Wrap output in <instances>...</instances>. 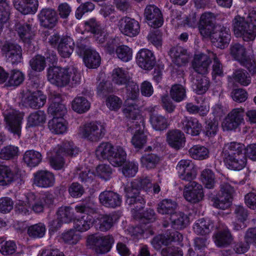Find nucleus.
<instances>
[{
    "mask_svg": "<svg viewBox=\"0 0 256 256\" xmlns=\"http://www.w3.org/2000/svg\"><path fill=\"white\" fill-rule=\"evenodd\" d=\"M152 184L148 178L136 180L132 182L130 186L125 188L126 193V203L135 212L141 210L144 206V199L140 196L139 190L143 189L147 191L151 188Z\"/></svg>",
    "mask_w": 256,
    "mask_h": 256,
    "instance_id": "1",
    "label": "nucleus"
},
{
    "mask_svg": "<svg viewBox=\"0 0 256 256\" xmlns=\"http://www.w3.org/2000/svg\"><path fill=\"white\" fill-rule=\"evenodd\" d=\"M233 30L237 37L244 41L254 40L256 36V11L249 14L246 19L239 16L232 20Z\"/></svg>",
    "mask_w": 256,
    "mask_h": 256,
    "instance_id": "2",
    "label": "nucleus"
},
{
    "mask_svg": "<svg viewBox=\"0 0 256 256\" xmlns=\"http://www.w3.org/2000/svg\"><path fill=\"white\" fill-rule=\"evenodd\" d=\"M48 80L58 87L66 86L70 80L76 84L80 80V76L78 70L74 68H62L58 66H50L47 70Z\"/></svg>",
    "mask_w": 256,
    "mask_h": 256,
    "instance_id": "3",
    "label": "nucleus"
},
{
    "mask_svg": "<svg viewBox=\"0 0 256 256\" xmlns=\"http://www.w3.org/2000/svg\"><path fill=\"white\" fill-rule=\"evenodd\" d=\"M114 242L112 236H105L92 234L88 236V244L94 248L97 254H102L108 252Z\"/></svg>",
    "mask_w": 256,
    "mask_h": 256,
    "instance_id": "4",
    "label": "nucleus"
},
{
    "mask_svg": "<svg viewBox=\"0 0 256 256\" xmlns=\"http://www.w3.org/2000/svg\"><path fill=\"white\" fill-rule=\"evenodd\" d=\"M0 48L2 54L12 64H17L22 62V51L21 46L18 44L6 41L0 46Z\"/></svg>",
    "mask_w": 256,
    "mask_h": 256,
    "instance_id": "5",
    "label": "nucleus"
},
{
    "mask_svg": "<svg viewBox=\"0 0 256 256\" xmlns=\"http://www.w3.org/2000/svg\"><path fill=\"white\" fill-rule=\"evenodd\" d=\"M106 130L104 124L96 122L84 125L82 133V136L91 142H98L105 135Z\"/></svg>",
    "mask_w": 256,
    "mask_h": 256,
    "instance_id": "6",
    "label": "nucleus"
},
{
    "mask_svg": "<svg viewBox=\"0 0 256 256\" xmlns=\"http://www.w3.org/2000/svg\"><path fill=\"white\" fill-rule=\"evenodd\" d=\"M206 37H210L213 44L219 48H224L228 46L230 40L231 36L230 30L224 26H216L212 30L210 34Z\"/></svg>",
    "mask_w": 256,
    "mask_h": 256,
    "instance_id": "7",
    "label": "nucleus"
},
{
    "mask_svg": "<svg viewBox=\"0 0 256 256\" xmlns=\"http://www.w3.org/2000/svg\"><path fill=\"white\" fill-rule=\"evenodd\" d=\"M244 110L242 108L232 109L224 119L222 126L224 130H236L244 122Z\"/></svg>",
    "mask_w": 256,
    "mask_h": 256,
    "instance_id": "8",
    "label": "nucleus"
},
{
    "mask_svg": "<svg viewBox=\"0 0 256 256\" xmlns=\"http://www.w3.org/2000/svg\"><path fill=\"white\" fill-rule=\"evenodd\" d=\"M182 240V236L176 230H168L165 233L154 236L151 243L157 250L160 249L162 246H167L172 242H178Z\"/></svg>",
    "mask_w": 256,
    "mask_h": 256,
    "instance_id": "9",
    "label": "nucleus"
},
{
    "mask_svg": "<svg viewBox=\"0 0 256 256\" xmlns=\"http://www.w3.org/2000/svg\"><path fill=\"white\" fill-rule=\"evenodd\" d=\"M26 199L28 200V204L36 213L43 212L44 207H50L53 204L54 200L51 194L41 196L31 194L27 196Z\"/></svg>",
    "mask_w": 256,
    "mask_h": 256,
    "instance_id": "10",
    "label": "nucleus"
},
{
    "mask_svg": "<svg viewBox=\"0 0 256 256\" xmlns=\"http://www.w3.org/2000/svg\"><path fill=\"white\" fill-rule=\"evenodd\" d=\"M4 116L8 130L14 134L20 136L23 115L18 110H12L6 112Z\"/></svg>",
    "mask_w": 256,
    "mask_h": 256,
    "instance_id": "11",
    "label": "nucleus"
},
{
    "mask_svg": "<svg viewBox=\"0 0 256 256\" xmlns=\"http://www.w3.org/2000/svg\"><path fill=\"white\" fill-rule=\"evenodd\" d=\"M184 196L187 201L190 202H199L204 197L202 186L196 182H192L191 184H184Z\"/></svg>",
    "mask_w": 256,
    "mask_h": 256,
    "instance_id": "12",
    "label": "nucleus"
},
{
    "mask_svg": "<svg viewBox=\"0 0 256 256\" xmlns=\"http://www.w3.org/2000/svg\"><path fill=\"white\" fill-rule=\"evenodd\" d=\"M136 63L142 68L145 70H151L156 63L154 53L146 48L140 49L136 54Z\"/></svg>",
    "mask_w": 256,
    "mask_h": 256,
    "instance_id": "13",
    "label": "nucleus"
},
{
    "mask_svg": "<svg viewBox=\"0 0 256 256\" xmlns=\"http://www.w3.org/2000/svg\"><path fill=\"white\" fill-rule=\"evenodd\" d=\"M52 102L48 112L54 118H62L67 112L65 105L62 104V96L58 93L54 92L50 98Z\"/></svg>",
    "mask_w": 256,
    "mask_h": 256,
    "instance_id": "14",
    "label": "nucleus"
},
{
    "mask_svg": "<svg viewBox=\"0 0 256 256\" xmlns=\"http://www.w3.org/2000/svg\"><path fill=\"white\" fill-rule=\"evenodd\" d=\"M144 127V122L136 121L133 122L128 128L129 132L134 133L132 142L136 148H141L146 142V136L143 132Z\"/></svg>",
    "mask_w": 256,
    "mask_h": 256,
    "instance_id": "15",
    "label": "nucleus"
},
{
    "mask_svg": "<svg viewBox=\"0 0 256 256\" xmlns=\"http://www.w3.org/2000/svg\"><path fill=\"white\" fill-rule=\"evenodd\" d=\"M118 26L122 32L130 37L135 36L140 31L138 22L134 18L125 16L118 22Z\"/></svg>",
    "mask_w": 256,
    "mask_h": 256,
    "instance_id": "16",
    "label": "nucleus"
},
{
    "mask_svg": "<svg viewBox=\"0 0 256 256\" xmlns=\"http://www.w3.org/2000/svg\"><path fill=\"white\" fill-rule=\"evenodd\" d=\"M144 16L146 19L148 21V24L154 28H159L163 24L161 11L154 5H149L146 7Z\"/></svg>",
    "mask_w": 256,
    "mask_h": 256,
    "instance_id": "17",
    "label": "nucleus"
},
{
    "mask_svg": "<svg viewBox=\"0 0 256 256\" xmlns=\"http://www.w3.org/2000/svg\"><path fill=\"white\" fill-rule=\"evenodd\" d=\"M54 176L49 171L40 170L34 174V184L38 187H51L54 185Z\"/></svg>",
    "mask_w": 256,
    "mask_h": 256,
    "instance_id": "18",
    "label": "nucleus"
},
{
    "mask_svg": "<svg viewBox=\"0 0 256 256\" xmlns=\"http://www.w3.org/2000/svg\"><path fill=\"white\" fill-rule=\"evenodd\" d=\"M180 126L186 134L192 136H198L202 130V126L196 118L184 117L180 124Z\"/></svg>",
    "mask_w": 256,
    "mask_h": 256,
    "instance_id": "19",
    "label": "nucleus"
},
{
    "mask_svg": "<svg viewBox=\"0 0 256 256\" xmlns=\"http://www.w3.org/2000/svg\"><path fill=\"white\" fill-rule=\"evenodd\" d=\"M119 216L116 213L100 214L95 220L96 228L102 232L109 230L118 220Z\"/></svg>",
    "mask_w": 256,
    "mask_h": 256,
    "instance_id": "20",
    "label": "nucleus"
},
{
    "mask_svg": "<svg viewBox=\"0 0 256 256\" xmlns=\"http://www.w3.org/2000/svg\"><path fill=\"white\" fill-rule=\"evenodd\" d=\"M100 203L107 208H115L122 204V198L116 192L111 190H106L99 195Z\"/></svg>",
    "mask_w": 256,
    "mask_h": 256,
    "instance_id": "21",
    "label": "nucleus"
},
{
    "mask_svg": "<svg viewBox=\"0 0 256 256\" xmlns=\"http://www.w3.org/2000/svg\"><path fill=\"white\" fill-rule=\"evenodd\" d=\"M226 166L230 170H240L246 165L247 158L245 154L222 155Z\"/></svg>",
    "mask_w": 256,
    "mask_h": 256,
    "instance_id": "22",
    "label": "nucleus"
},
{
    "mask_svg": "<svg viewBox=\"0 0 256 256\" xmlns=\"http://www.w3.org/2000/svg\"><path fill=\"white\" fill-rule=\"evenodd\" d=\"M41 26L45 28L54 27L58 20L56 12L52 8L42 9L38 15Z\"/></svg>",
    "mask_w": 256,
    "mask_h": 256,
    "instance_id": "23",
    "label": "nucleus"
},
{
    "mask_svg": "<svg viewBox=\"0 0 256 256\" xmlns=\"http://www.w3.org/2000/svg\"><path fill=\"white\" fill-rule=\"evenodd\" d=\"M211 58L210 52L208 55L204 54L196 55L192 62V66L196 72L202 75L206 74L212 62Z\"/></svg>",
    "mask_w": 256,
    "mask_h": 256,
    "instance_id": "24",
    "label": "nucleus"
},
{
    "mask_svg": "<svg viewBox=\"0 0 256 256\" xmlns=\"http://www.w3.org/2000/svg\"><path fill=\"white\" fill-rule=\"evenodd\" d=\"M214 18V14L212 12H204L201 16L198 28L203 36L206 37L210 35L212 30L216 28L213 22Z\"/></svg>",
    "mask_w": 256,
    "mask_h": 256,
    "instance_id": "25",
    "label": "nucleus"
},
{
    "mask_svg": "<svg viewBox=\"0 0 256 256\" xmlns=\"http://www.w3.org/2000/svg\"><path fill=\"white\" fill-rule=\"evenodd\" d=\"M168 54L173 62L178 66L186 64L190 58V55L187 50L179 46L171 48Z\"/></svg>",
    "mask_w": 256,
    "mask_h": 256,
    "instance_id": "26",
    "label": "nucleus"
},
{
    "mask_svg": "<svg viewBox=\"0 0 256 256\" xmlns=\"http://www.w3.org/2000/svg\"><path fill=\"white\" fill-rule=\"evenodd\" d=\"M166 140L172 148L178 150L184 146L185 137L183 132L178 130H170L166 134Z\"/></svg>",
    "mask_w": 256,
    "mask_h": 256,
    "instance_id": "27",
    "label": "nucleus"
},
{
    "mask_svg": "<svg viewBox=\"0 0 256 256\" xmlns=\"http://www.w3.org/2000/svg\"><path fill=\"white\" fill-rule=\"evenodd\" d=\"M16 28L18 36L23 42L30 44L36 35L32 26L27 23L18 24H16Z\"/></svg>",
    "mask_w": 256,
    "mask_h": 256,
    "instance_id": "28",
    "label": "nucleus"
},
{
    "mask_svg": "<svg viewBox=\"0 0 256 256\" xmlns=\"http://www.w3.org/2000/svg\"><path fill=\"white\" fill-rule=\"evenodd\" d=\"M14 7L24 14H34L38 8L37 0H14Z\"/></svg>",
    "mask_w": 256,
    "mask_h": 256,
    "instance_id": "29",
    "label": "nucleus"
},
{
    "mask_svg": "<svg viewBox=\"0 0 256 256\" xmlns=\"http://www.w3.org/2000/svg\"><path fill=\"white\" fill-rule=\"evenodd\" d=\"M234 214L238 222H233L234 228L236 230H239L245 228L247 225L246 222L247 220L248 216L246 208L242 206H236Z\"/></svg>",
    "mask_w": 256,
    "mask_h": 256,
    "instance_id": "30",
    "label": "nucleus"
},
{
    "mask_svg": "<svg viewBox=\"0 0 256 256\" xmlns=\"http://www.w3.org/2000/svg\"><path fill=\"white\" fill-rule=\"evenodd\" d=\"M114 148L111 143L109 142H102L96 149V156L100 160H108L110 156L114 154Z\"/></svg>",
    "mask_w": 256,
    "mask_h": 256,
    "instance_id": "31",
    "label": "nucleus"
},
{
    "mask_svg": "<svg viewBox=\"0 0 256 256\" xmlns=\"http://www.w3.org/2000/svg\"><path fill=\"white\" fill-rule=\"evenodd\" d=\"M74 48V42L70 36H63L58 45V50L63 58H69Z\"/></svg>",
    "mask_w": 256,
    "mask_h": 256,
    "instance_id": "32",
    "label": "nucleus"
},
{
    "mask_svg": "<svg viewBox=\"0 0 256 256\" xmlns=\"http://www.w3.org/2000/svg\"><path fill=\"white\" fill-rule=\"evenodd\" d=\"M214 243L219 248H226L232 243V236L228 228L219 230L214 235Z\"/></svg>",
    "mask_w": 256,
    "mask_h": 256,
    "instance_id": "33",
    "label": "nucleus"
},
{
    "mask_svg": "<svg viewBox=\"0 0 256 256\" xmlns=\"http://www.w3.org/2000/svg\"><path fill=\"white\" fill-rule=\"evenodd\" d=\"M123 112L128 118L132 120H139L138 122H140V121L144 122L140 114L138 106L136 102H130V100H126Z\"/></svg>",
    "mask_w": 256,
    "mask_h": 256,
    "instance_id": "34",
    "label": "nucleus"
},
{
    "mask_svg": "<svg viewBox=\"0 0 256 256\" xmlns=\"http://www.w3.org/2000/svg\"><path fill=\"white\" fill-rule=\"evenodd\" d=\"M46 98L40 91H36L28 96L25 102L31 108L38 109L45 104Z\"/></svg>",
    "mask_w": 256,
    "mask_h": 256,
    "instance_id": "35",
    "label": "nucleus"
},
{
    "mask_svg": "<svg viewBox=\"0 0 256 256\" xmlns=\"http://www.w3.org/2000/svg\"><path fill=\"white\" fill-rule=\"evenodd\" d=\"M214 226V224L212 221L206 220L202 218L196 222L193 228L194 232L197 234L206 236L212 232Z\"/></svg>",
    "mask_w": 256,
    "mask_h": 256,
    "instance_id": "36",
    "label": "nucleus"
},
{
    "mask_svg": "<svg viewBox=\"0 0 256 256\" xmlns=\"http://www.w3.org/2000/svg\"><path fill=\"white\" fill-rule=\"evenodd\" d=\"M150 122L153 128L162 131L166 129L169 125L168 120L163 116L151 112Z\"/></svg>",
    "mask_w": 256,
    "mask_h": 256,
    "instance_id": "37",
    "label": "nucleus"
},
{
    "mask_svg": "<svg viewBox=\"0 0 256 256\" xmlns=\"http://www.w3.org/2000/svg\"><path fill=\"white\" fill-rule=\"evenodd\" d=\"M245 150V146L244 144L237 142H231L225 144L222 152V155H236L245 154L244 151Z\"/></svg>",
    "mask_w": 256,
    "mask_h": 256,
    "instance_id": "38",
    "label": "nucleus"
},
{
    "mask_svg": "<svg viewBox=\"0 0 256 256\" xmlns=\"http://www.w3.org/2000/svg\"><path fill=\"white\" fill-rule=\"evenodd\" d=\"M177 206L176 202L170 199H164L158 204L157 211L162 214L171 216L175 212Z\"/></svg>",
    "mask_w": 256,
    "mask_h": 256,
    "instance_id": "39",
    "label": "nucleus"
},
{
    "mask_svg": "<svg viewBox=\"0 0 256 256\" xmlns=\"http://www.w3.org/2000/svg\"><path fill=\"white\" fill-rule=\"evenodd\" d=\"M83 60L86 67L90 68H96L100 64V57L94 50H88L83 57Z\"/></svg>",
    "mask_w": 256,
    "mask_h": 256,
    "instance_id": "40",
    "label": "nucleus"
},
{
    "mask_svg": "<svg viewBox=\"0 0 256 256\" xmlns=\"http://www.w3.org/2000/svg\"><path fill=\"white\" fill-rule=\"evenodd\" d=\"M172 226L175 229H182L186 227L189 220L188 216L182 212H174L170 216Z\"/></svg>",
    "mask_w": 256,
    "mask_h": 256,
    "instance_id": "41",
    "label": "nucleus"
},
{
    "mask_svg": "<svg viewBox=\"0 0 256 256\" xmlns=\"http://www.w3.org/2000/svg\"><path fill=\"white\" fill-rule=\"evenodd\" d=\"M23 160L30 167H35L37 166L42 161V156L41 154L36 150H28L25 152Z\"/></svg>",
    "mask_w": 256,
    "mask_h": 256,
    "instance_id": "42",
    "label": "nucleus"
},
{
    "mask_svg": "<svg viewBox=\"0 0 256 256\" xmlns=\"http://www.w3.org/2000/svg\"><path fill=\"white\" fill-rule=\"evenodd\" d=\"M194 90L198 94H204L208 89L210 81L208 78L203 76H196L192 80Z\"/></svg>",
    "mask_w": 256,
    "mask_h": 256,
    "instance_id": "43",
    "label": "nucleus"
},
{
    "mask_svg": "<svg viewBox=\"0 0 256 256\" xmlns=\"http://www.w3.org/2000/svg\"><path fill=\"white\" fill-rule=\"evenodd\" d=\"M160 161V157L152 153L143 154L140 158L142 166L148 170L154 168Z\"/></svg>",
    "mask_w": 256,
    "mask_h": 256,
    "instance_id": "44",
    "label": "nucleus"
},
{
    "mask_svg": "<svg viewBox=\"0 0 256 256\" xmlns=\"http://www.w3.org/2000/svg\"><path fill=\"white\" fill-rule=\"evenodd\" d=\"M190 156L195 160H203L209 156V150L204 146L196 145L192 147L188 150Z\"/></svg>",
    "mask_w": 256,
    "mask_h": 256,
    "instance_id": "45",
    "label": "nucleus"
},
{
    "mask_svg": "<svg viewBox=\"0 0 256 256\" xmlns=\"http://www.w3.org/2000/svg\"><path fill=\"white\" fill-rule=\"evenodd\" d=\"M48 126L52 132L55 134H64L67 129L62 118H53L48 122Z\"/></svg>",
    "mask_w": 256,
    "mask_h": 256,
    "instance_id": "46",
    "label": "nucleus"
},
{
    "mask_svg": "<svg viewBox=\"0 0 256 256\" xmlns=\"http://www.w3.org/2000/svg\"><path fill=\"white\" fill-rule=\"evenodd\" d=\"M58 155L75 156L78 154V148H75L72 142H64L56 150Z\"/></svg>",
    "mask_w": 256,
    "mask_h": 256,
    "instance_id": "47",
    "label": "nucleus"
},
{
    "mask_svg": "<svg viewBox=\"0 0 256 256\" xmlns=\"http://www.w3.org/2000/svg\"><path fill=\"white\" fill-rule=\"evenodd\" d=\"M92 224L91 218L88 215H84L80 218L74 220V228L79 232H85L90 228Z\"/></svg>",
    "mask_w": 256,
    "mask_h": 256,
    "instance_id": "48",
    "label": "nucleus"
},
{
    "mask_svg": "<svg viewBox=\"0 0 256 256\" xmlns=\"http://www.w3.org/2000/svg\"><path fill=\"white\" fill-rule=\"evenodd\" d=\"M126 159V154L122 147L114 148V154L110 156L108 162L114 166H122Z\"/></svg>",
    "mask_w": 256,
    "mask_h": 256,
    "instance_id": "49",
    "label": "nucleus"
},
{
    "mask_svg": "<svg viewBox=\"0 0 256 256\" xmlns=\"http://www.w3.org/2000/svg\"><path fill=\"white\" fill-rule=\"evenodd\" d=\"M14 180V174L11 169L5 166H0V186H6Z\"/></svg>",
    "mask_w": 256,
    "mask_h": 256,
    "instance_id": "50",
    "label": "nucleus"
},
{
    "mask_svg": "<svg viewBox=\"0 0 256 256\" xmlns=\"http://www.w3.org/2000/svg\"><path fill=\"white\" fill-rule=\"evenodd\" d=\"M46 116L44 111L38 110L31 114L28 118L27 127L36 126L45 122Z\"/></svg>",
    "mask_w": 256,
    "mask_h": 256,
    "instance_id": "51",
    "label": "nucleus"
},
{
    "mask_svg": "<svg viewBox=\"0 0 256 256\" xmlns=\"http://www.w3.org/2000/svg\"><path fill=\"white\" fill-rule=\"evenodd\" d=\"M90 102L83 96L76 97L72 102V108L80 114L84 113L90 108Z\"/></svg>",
    "mask_w": 256,
    "mask_h": 256,
    "instance_id": "52",
    "label": "nucleus"
},
{
    "mask_svg": "<svg viewBox=\"0 0 256 256\" xmlns=\"http://www.w3.org/2000/svg\"><path fill=\"white\" fill-rule=\"evenodd\" d=\"M232 78L235 82L243 86H247L251 82L249 74L244 69L236 70L232 74Z\"/></svg>",
    "mask_w": 256,
    "mask_h": 256,
    "instance_id": "53",
    "label": "nucleus"
},
{
    "mask_svg": "<svg viewBox=\"0 0 256 256\" xmlns=\"http://www.w3.org/2000/svg\"><path fill=\"white\" fill-rule=\"evenodd\" d=\"M230 54L236 60L240 62L246 57V48L244 46L238 43H235L230 45Z\"/></svg>",
    "mask_w": 256,
    "mask_h": 256,
    "instance_id": "54",
    "label": "nucleus"
},
{
    "mask_svg": "<svg viewBox=\"0 0 256 256\" xmlns=\"http://www.w3.org/2000/svg\"><path fill=\"white\" fill-rule=\"evenodd\" d=\"M72 210L70 206H62L58 209L56 214L64 223H69L76 217Z\"/></svg>",
    "mask_w": 256,
    "mask_h": 256,
    "instance_id": "55",
    "label": "nucleus"
},
{
    "mask_svg": "<svg viewBox=\"0 0 256 256\" xmlns=\"http://www.w3.org/2000/svg\"><path fill=\"white\" fill-rule=\"evenodd\" d=\"M112 76L113 82L118 84H126L130 82V76L128 72L122 68L114 69L113 70Z\"/></svg>",
    "mask_w": 256,
    "mask_h": 256,
    "instance_id": "56",
    "label": "nucleus"
},
{
    "mask_svg": "<svg viewBox=\"0 0 256 256\" xmlns=\"http://www.w3.org/2000/svg\"><path fill=\"white\" fill-rule=\"evenodd\" d=\"M232 200V198L218 194L216 197L213 198L212 201L214 207L222 210H226L230 206Z\"/></svg>",
    "mask_w": 256,
    "mask_h": 256,
    "instance_id": "57",
    "label": "nucleus"
},
{
    "mask_svg": "<svg viewBox=\"0 0 256 256\" xmlns=\"http://www.w3.org/2000/svg\"><path fill=\"white\" fill-rule=\"evenodd\" d=\"M170 94L174 101L180 102L186 96V89L181 84H174L171 88Z\"/></svg>",
    "mask_w": 256,
    "mask_h": 256,
    "instance_id": "58",
    "label": "nucleus"
},
{
    "mask_svg": "<svg viewBox=\"0 0 256 256\" xmlns=\"http://www.w3.org/2000/svg\"><path fill=\"white\" fill-rule=\"evenodd\" d=\"M46 226L42 223H38L28 227V234L30 237L33 238H41L46 232Z\"/></svg>",
    "mask_w": 256,
    "mask_h": 256,
    "instance_id": "59",
    "label": "nucleus"
},
{
    "mask_svg": "<svg viewBox=\"0 0 256 256\" xmlns=\"http://www.w3.org/2000/svg\"><path fill=\"white\" fill-rule=\"evenodd\" d=\"M116 53L118 58L124 62H128L132 58V50L126 46H118L116 49Z\"/></svg>",
    "mask_w": 256,
    "mask_h": 256,
    "instance_id": "60",
    "label": "nucleus"
},
{
    "mask_svg": "<svg viewBox=\"0 0 256 256\" xmlns=\"http://www.w3.org/2000/svg\"><path fill=\"white\" fill-rule=\"evenodd\" d=\"M30 65L34 71H42L46 66L45 57L39 54L34 56L30 60Z\"/></svg>",
    "mask_w": 256,
    "mask_h": 256,
    "instance_id": "61",
    "label": "nucleus"
},
{
    "mask_svg": "<svg viewBox=\"0 0 256 256\" xmlns=\"http://www.w3.org/2000/svg\"><path fill=\"white\" fill-rule=\"evenodd\" d=\"M85 30L93 34H98L102 28L100 22L96 18H90L84 22Z\"/></svg>",
    "mask_w": 256,
    "mask_h": 256,
    "instance_id": "62",
    "label": "nucleus"
},
{
    "mask_svg": "<svg viewBox=\"0 0 256 256\" xmlns=\"http://www.w3.org/2000/svg\"><path fill=\"white\" fill-rule=\"evenodd\" d=\"M201 180L206 188H214L215 176L212 170L210 169L204 170L201 174Z\"/></svg>",
    "mask_w": 256,
    "mask_h": 256,
    "instance_id": "63",
    "label": "nucleus"
},
{
    "mask_svg": "<svg viewBox=\"0 0 256 256\" xmlns=\"http://www.w3.org/2000/svg\"><path fill=\"white\" fill-rule=\"evenodd\" d=\"M24 74L18 70H12L8 76V84L9 86H18L24 80Z\"/></svg>",
    "mask_w": 256,
    "mask_h": 256,
    "instance_id": "64",
    "label": "nucleus"
}]
</instances>
